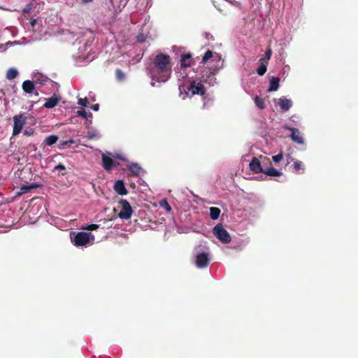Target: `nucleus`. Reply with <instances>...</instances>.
Instances as JSON below:
<instances>
[{"mask_svg": "<svg viewBox=\"0 0 358 358\" xmlns=\"http://www.w3.org/2000/svg\"><path fill=\"white\" fill-rule=\"evenodd\" d=\"M148 73L152 80L151 85L166 82L171 74V57L168 55L158 54L154 58L152 64L148 67Z\"/></svg>", "mask_w": 358, "mask_h": 358, "instance_id": "f257e3e1", "label": "nucleus"}, {"mask_svg": "<svg viewBox=\"0 0 358 358\" xmlns=\"http://www.w3.org/2000/svg\"><path fill=\"white\" fill-rule=\"evenodd\" d=\"M202 62L208 66L201 71V80L213 86L216 83L215 75L224 67V59L220 54L208 50L203 56Z\"/></svg>", "mask_w": 358, "mask_h": 358, "instance_id": "f03ea898", "label": "nucleus"}, {"mask_svg": "<svg viewBox=\"0 0 358 358\" xmlns=\"http://www.w3.org/2000/svg\"><path fill=\"white\" fill-rule=\"evenodd\" d=\"M189 83L190 85L187 87H186L184 84H179L180 96L182 99L187 97L189 93L191 94V96L195 94H204L205 88L202 84V83L204 82L201 80V76L196 78H192L189 80Z\"/></svg>", "mask_w": 358, "mask_h": 358, "instance_id": "7ed1b4c3", "label": "nucleus"}, {"mask_svg": "<svg viewBox=\"0 0 358 358\" xmlns=\"http://www.w3.org/2000/svg\"><path fill=\"white\" fill-rule=\"evenodd\" d=\"M70 238L76 247H88L92 245L95 241V237L91 232H71Z\"/></svg>", "mask_w": 358, "mask_h": 358, "instance_id": "20e7f679", "label": "nucleus"}, {"mask_svg": "<svg viewBox=\"0 0 358 358\" xmlns=\"http://www.w3.org/2000/svg\"><path fill=\"white\" fill-rule=\"evenodd\" d=\"M213 232L217 238L223 243H229L231 240L230 234L221 224L215 225Z\"/></svg>", "mask_w": 358, "mask_h": 358, "instance_id": "39448f33", "label": "nucleus"}, {"mask_svg": "<svg viewBox=\"0 0 358 358\" xmlns=\"http://www.w3.org/2000/svg\"><path fill=\"white\" fill-rule=\"evenodd\" d=\"M120 210L118 216L122 220H128L131 217L133 210L131 205L126 199H120L119 201Z\"/></svg>", "mask_w": 358, "mask_h": 358, "instance_id": "423d86ee", "label": "nucleus"}, {"mask_svg": "<svg viewBox=\"0 0 358 358\" xmlns=\"http://www.w3.org/2000/svg\"><path fill=\"white\" fill-rule=\"evenodd\" d=\"M113 157L111 152L103 153L101 155L102 166L107 171H110L114 166L119 165V164L115 163Z\"/></svg>", "mask_w": 358, "mask_h": 358, "instance_id": "0eeeda50", "label": "nucleus"}, {"mask_svg": "<svg viewBox=\"0 0 358 358\" xmlns=\"http://www.w3.org/2000/svg\"><path fill=\"white\" fill-rule=\"evenodd\" d=\"M282 128L284 129L291 131V134H290L289 137L291 138L292 141H294L298 144H300V145L304 144V140H303V136L298 129L291 127L287 124H284L282 126Z\"/></svg>", "mask_w": 358, "mask_h": 358, "instance_id": "6e6552de", "label": "nucleus"}, {"mask_svg": "<svg viewBox=\"0 0 358 358\" xmlns=\"http://www.w3.org/2000/svg\"><path fill=\"white\" fill-rule=\"evenodd\" d=\"M210 262V255L208 252H199L195 257L196 266L199 268H203L208 266Z\"/></svg>", "mask_w": 358, "mask_h": 358, "instance_id": "1a4fd4ad", "label": "nucleus"}, {"mask_svg": "<svg viewBox=\"0 0 358 358\" xmlns=\"http://www.w3.org/2000/svg\"><path fill=\"white\" fill-rule=\"evenodd\" d=\"M14 120V126L13 130V135L17 136L19 134L25 123V117H24L22 115H16L13 117Z\"/></svg>", "mask_w": 358, "mask_h": 358, "instance_id": "9d476101", "label": "nucleus"}, {"mask_svg": "<svg viewBox=\"0 0 358 358\" xmlns=\"http://www.w3.org/2000/svg\"><path fill=\"white\" fill-rule=\"evenodd\" d=\"M90 44L87 42H85L82 47L78 48L77 59L79 60H90L91 59L89 56V52L87 51Z\"/></svg>", "mask_w": 358, "mask_h": 358, "instance_id": "9b49d317", "label": "nucleus"}, {"mask_svg": "<svg viewBox=\"0 0 358 358\" xmlns=\"http://www.w3.org/2000/svg\"><path fill=\"white\" fill-rule=\"evenodd\" d=\"M275 103H278L280 109L283 111L289 110L292 106V101L291 99L285 96H282L275 100Z\"/></svg>", "mask_w": 358, "mask_h": 358, "instance_id": "f8f14e48", "label": "nucleus"}, {"mask_svg": "<svg viewBox=\"0 0 358 358\" xmlns=\"http://www.w3.org/2000/svg\"><path fill=\"white\" fill-rule=\"evenodd\" d=\"M189 73L187 71V69L184 68V67H180L176 71V76H177V78H178V80L179 82L184 81L186 79H187L188 82H189V80H191L192 78H194V77L189 76Z\"/></svg>", "mask_w": 358, "mask_h": 358, "instance_id": "ddd939ff", "label": "nucleus"}, {"mask_svg": "<svg viewBox=\"0 0 358 358\" xmlns=\"http://www.w3.org/2000/svg\"><path fill=\"white\" fill-rule=\"evenodd\" d=\"M113 189L116 193L121 196L127 195L128 193V191L125 187L124 182L122 180L115 181Z\"/></svg>", "mask_w": 358, "mask_h": 358, "instance_id": "4468645a", "label": "nucleus"}, {"mask_svg": "<svg viewBox=\"0 0 358 358\" xmlns=\"http://www.w3.org/2000/svg\"><path fill=\"white\" fill-rule=\"evenodd\" d=\"M249 166L250 170L255 173H258L260 172L264 173V170L262 169V165L259 159L256 157L252 158V160L250 162Z\"/></svg>", "mask_w": 358, "mask_h": 358, "instance_id": "2eb2a0df", "label": "nucleus"}, {"mask_svg": "<svg viewBox=\"0 0 358 358\" xmlns=\"http://www.w3.org/2000/svg\"><path fill=\"white\" fill-rule=\"evenodd\" d=\"M128 170L130 171L131 175L133 176H138L142 171L141 166L138 163H129L127 165Z\"/></svg>", "mask_w": 358, "mask_h": 358, "instance_id": "dca6fc26", "label": "nucleus"}, {"mask_svg": "<svg viewBox=\"0 0 358 358\" xmlns=\"http://www.w3.org/2000/svg\"><path fill=\"white\" fill-rule=\"evenodd\" d=\"M22 87L24 92L26 94L34 93L35 85L34 81H31L29 80L24 81Z\"/></svg>", "mask_w": 358, "mask_h": 358, "instance_id": "f3484780", "label": "nucleus"}, {"mask_svg": "<svg viewBox=\"0 0 358 358\" xmlns=\"http://www.w3.org/2000/svg\"><path fill=\"white\" fill-rule=\"evenodd\" d=\"M45 102L43 105L44 108L50 109L53 108L58 104L59 99L55 94L50 98L45 99Z\"/></svg>", "mask_w": 358, "mask_h": 358, "instance_id": "a211bd4d", "label": "nucleus"}, {"mask_svg": "<svg viewBox=\"0 0 358 358\" xmlns=\"http://www.w3.org/2000/svg\"><path fill=\"white\" fill-rule=\"evenodd\" d=\"M280 79L277 77H272L269 81L268 92H275L279 88Z\"/></svg>", "mask_w": 358, "mask_h": 358, "instance_id": "6ab92c4d", "label": "nucleus"}, {"mask_svg": "<svg viewBox=\"0 0 358 358\" xmlns=\"http://www.w3.org/2000/svg\"><path fill=\"white\" fill-rule=\"evenodd\" d=\"M32 78L34 79V83L41 85H43L48 81V78L46 76L39 73H34Z\"/></svg>", "mask_w": 358, "mask_h": 358, "instance_id": "aec40b11", "label": "nucleus"}, {"mask_svg": "<svg viewBox=\"0 0 358 358\" xmlns=\"http://www.w3.org/2000/svg\"><path fill=\"white\" fill-rule=\"evenodd\" d=\"M58 139H59V138L57 136L50 135L45 138L43 143L45 144L46 145L52 146V145H54L57 143Z\"/></svg>", "mask_w": 358, "mask_h": 358, "instance_id": "412c9836", "label": "nucleus"}, {"mask_svg": "<svg viewBox=\"0 0 358 358\" xmlns=\"http://www.w3.org/2000/svg\"><path fill=\"white\" fill-rule=\"evenodd\" d=\"M190 57L191 56L189 54L182 55L180 60L181 64L180 67L187 69L190 66Z\"/></svg>", "mask_w": 358, "mask_h": 358, "instance_id": "4be33fe9", "label": "nucleus"}, {"mask_svg": "<svg viewBox=\"0 0 358 358\" xmlns=\"http://www.w3.org/2000/svg\"><path fill=\"white\" fill-rule=\"evenodd\" d=\"M264 173L269 176H280L282 175V172L278 171L273 167H269L264 171Z\"/></svg>", "mask_w": 358, "mask_h": 358, "instance_id": "5701e85b", "label": "nucleus"}, {"mask_svg": "<svg viewBox=\"0 0 358 358\" xmlns=\"http://www.w3.org/2000/svg\"><path fill=\"white\" fill-rule=\"evenodd\" d=\"M78 116L88 120L90 122L92 119V114L90 112H86L84 109L79 110L76 112Z\"/></svg>", "mask_w": 358, "mask_h": 358, "instance_id": "b1692460", "label": "nucleus"}, {"mask_svg": "<svg viewBox=\"0 0 358 358\" xmlns=\"http://www.w3.org/2000/svg\"><path fill=\"white\" fill-rule=\"evenodd\" d=\"M294 171L297 173H302L304 171V166L300 161L296 160L293 164Z\"/></svg>", "mask_w": 358, "mask_h": 358, "instance_id": "393cba45", "label": "nucleus"}, {"mask_svg": "<svg viewBox=\"0 0 358 358\" xmlns=\"http://www.w3.org/2000/svg\"><path fill=\"white\" fill-rule=\"evenodd\" d=\"M254 101L257 107L259 109H264L266 107V104L264 102V99L259 96H255L254 97Z\"/></svg>", "mask_w": 358, "mask_h": 358, "instance_id": "a878e982", "label": "nucleus"}, {"mask_svg": "<svg viewBox=\"0 0 358 358\" xmlns=\"http://www.w3.org/2000/svg\"><path fill=\"white\" fill-rule=\"evenodd\" d=\"M18 76V71L15 68H10L6 73V78L8 80H13Z\"/></svg>", "mask_w": 358, "mask_h": 358, "instance_id": "bb28decb", "label": "nucleus"}, {"mask_svg": "<svg viewBox=\"0 0 358 358\" xmlns=\"http://www.w3.org/2000/svg\"><path fill=\"white\" fill-rule=\"evenodd\" d=\"M220 210L216 207H210V218L213 220L218 219L220 215Z\"/></svg>", "mask_w": 358, "mask_h": 358, "instance_id": "cd10ccee", "label": "nucleus"}, {"mask_svg": "<svg viewBox=\"0 0 358 358\" xmlns=\"http://www.w3.org/2000/svg\"><path fill=\"white\" fill-rule=\"evenodd\" d=\"M75 141L73 140V139H70V140H68V141H62L59 145V149H65L68 147H70L71 144L73 143H75Z\"/></svg>", "mask_w": 358, "mask_h": 358, "instance_id": "c85d7f7f", "label": "nucleus"}, {"mask_svg": "<svg viewBox=\"0 0 358 358\" xmlns=\"http://www.w3.org/2000/svg\"><path fill=\"white\" fill-rule=\"evenodd\" d=\"M99 228V225L96 224H85L80 227L82 230L94 231Z\"/></svg>", "mask_w": 358, "mask_h": 358, "instance_id": "c756f323", "label": "nucleus"}, {"mask_svg": "<svg viewBox=\"0 0 358 358\" xmlns=\"http://www.w3.org/2000/svg\"><path fill=\"white\" fill-rule=\"evenodd\" d=\"M113 158L118 159L121 161H124V162L127 161V158L126 155L122 152H115L114 154H113Z\"/></svg>", "mask_w": 358, "mask_h": 358, "instance_id": "7c9ffc66", "label": "nucleus"}, {"mask_svg": "<svg viewBox=\"0 0 358 358\" xmlns=\"http://www.w3.org/2000/svg\"><path fill=\"white\" fill-rule=\"evenodd\" d=\"M36 185H22L20 188V194H24L26 192H27L29 190H30L31 189H33L34 187H36Z\"/></svg>", "mask_w": 358, "mask_h": 358, "instance_id": "2f4dec72", "label": "nucleus"}, {"mask_svg": "<svg viewBox=\"0 0 358 358\" xmlns=\"http://www.w3.org/2000/svg\"><path fill=\"white\" fill-rule=\"evenodd\" d=\"M266 70H267V66L266 64H261L257 70V73H258V75L259 76H263L266 72Z\"/></svg>", "mask_w": 358, "mask_h": 358, "instance_id": "473e14b6", "label": "nucleus"}, {"mask_svg": "<svg viewBox=\"0 0 358 358\" xmlns=\"http://www.w3.org/2000/svg\"><path fill=\"white\" fill-rule=\"evenodd\" d=\"M87 138L88 139H93L95 138H100V135L99 134V132L96 130L90 131L87 133Z\"/></svg>", "mask_w": 358, "mask_h": 358, "instance_id": "72a5a7b5", "label": "nucleus"}, {"mask_svg": "<svg viewBox=\"0 0 358 358\" xmlns=\"http://www.w3.org/2000/svg\"><path fill=\"white\" fill-rule=\"evenodd\" d=\"M116 78L119 81H122L125 78V74L120 69L116 70Z\"/></svg>", "mask_w": 358, "mask_h": 358, "instance_id": "f704fd0d", "label": "nucleus"}, {"mask_svg": "<svg viewBox=\"0 0 358 358\" xmlns=\"http://www.w3.org/2000/svg\"><path fill=\"white\" fill-rule=\"evenodd\" d=\"M159 204L162 208H164L167 211L171 210V208L170 205L169 204V203L166 201V200L164 199V200L161 201Z\"/></svg>", "mask_w": 358, "mask_h": 358, "instance_id": "c9c22d12", "label": "nucleus"}, {"mask_svg": "<svg viewBox=\"0 0 358 358\" xmlns=\"http://www.w3.org/2000/svg\"><path fill=\"white\" fill-rule=\"evenodd\" d=\"M88 103H89V101L86 97L85 98H79L78 100V104H79L82 106L86 107V106H87Z\"/></svg>", "mask_w": 358, "mask_h": 358, "instance_id": "e433bc0d", "label": "nucleus"}, {"mask_svg": "<svg viewBox=\"0 0 358 358\" xmlns=\"http://www.w3.org/2000/svg\"><path fill=\"white\" fill-rule=\"evenodd\" d=\"M283 157V155L282 153H279L276 155L272 157V159L275 163H279Z\"/></svg>", "mask_w": 358, "mask_h": 358, "instance_id": "4c0bfd02", "label": "nucleus"}, {"mask_svg": "<svg viewBox=\"0 0 358 358\" xmlns=\"http://www.w3.org/2000/svg\"><path fill=\"white\" fill-rule=\"evenodd\" d=\"M271 54H272V51L271 49H268L266 53H265V56L264 57L262 58L260 60L261 61H266V60H269L271 57Z\"/></svg>", "mask_w": 358, "mask_h": 358, "instance_id": "58836bf2", "label": "nucleus"}, {"mask_svg": "<svg viewBox=\"0 0 358 358\" xmlns=\"http://www.w3.org/2000/svg\"><path fill=\"white\" fill-rule=\"evenodd\" d=\"M228 3H229L231 5L238 7L239 8H241V4L240 2L234 1V0H227Z\"/></svg>", "mask_w": 358, "mask_h": 358, "instance_id": "ea45409f", "label": "nucleus"}, {"mask_svg": "<svg viewBox=\"0 0 358 358\" xmlns=\"http://www.w3.org/2000/svg\"><path fill=\"white\" fill-rule=\"evenodd\" d=\"M65 169V166L62 164H59L57 166H56L54 169V170H64Z\"/></svg>", "mask_w": 358, "mask_h": 358, "instance_id": "a19ab883", "label": "nucleus"}, {"mask_svg": "<svg viewBox=\"0 0 358 358\" xmlns=\"http://www.w3.org/2000/svg\"><path fill=\"white\" fill-rule=\"evenodd\" d=\"M92 109L94 111H98L99 110V104H94L92 106Z\"/></svg>", "mask_w": 358, "mask_h": 358, "instance_id": "79ce46f5", "label": "nucleus"}, {"mask_svg": "<svg viewBox=\"0 0 358 358\" xmlns=\"http://www.w3.org/2000/svg\"><path fill=\"white\" fill-rule=\"evenodd\" d=\"M24 135H27V136H30L33 134V130L32 129H30V130H25L24 131Z\"/></svg>", "mask_w": 358, "mask_h": 358, "instance_id": "37998d69", "label": "nucleus"}, {"mask_svg": "<svg viewBox=\"0 0 358 358\" xmlns=\"http://www.w3.org/2000/svg\"><path fill=\"white\" fill-rule=\"evenodd\" d=\"M296 119H298V117H297L296 115H292V116L290 117V120H291L293 122H296Z\"/></svg>", "mask_w": 358, "mask_h": 358, "instance_id": "c03bdc74", "label": "nucleus"}, {"mask_svg": "<svg viewBox=\"0 0 358 358\" xmlns=\"http://www.w3.org/2000/svg\"><path fill=\"white\" fill-rule=\"evenodd\" d=\"M36 23V20H32L31 22H30V24L31 25V27H34L35 25V24Z\"/></svg>", "mask_w": 358, "mask_h": 358, "instance_id": "a18cd8bd", "label": "nucleus"}, {"mask_svg": "<svg viewBox=\"0 0 358 358\" xmlns=\"http://www.w3.org/2000/svg\"><path fill=\"white\" fill-rule=\"evenodd\" d=\"M138 41L139 42L142 43V42H143V41H144V39H143V37H141V36H139L138 37Z\"/></svg>", "mask_w": 358, "mask_h": 358, "instance_id": "49530a36", "label": "nucleus"}, {"mask_svg": "<svg viewBox=\"0 0 358 358\" xmlns=\"http://www.w3.org/2000/svg\"><path fill=\"white\" fill-rule=\"evenodd\" d=\"M14 43H15V42H10V43H8L7 45H13Z\"/></svg>", "mask_w": 358, "mask_h": 358, "instance_id": "de8ad7c7", "label": "nucleus"}]
</instances>
